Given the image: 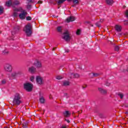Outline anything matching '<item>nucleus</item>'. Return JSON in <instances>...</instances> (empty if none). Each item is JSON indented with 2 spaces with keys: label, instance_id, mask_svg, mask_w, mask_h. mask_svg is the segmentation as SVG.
<instances>
[{
  "label": "nucleus",
  "instance_id": "nucleus-1",
  "mask_svg": "<svg viewBox=\"0 0 128 128\" xmlns=\"http://www.w3.org/2000/svg\"><path fill=\"white\" fill-rule=\"evenodd\" d=\"M22 102V96L20 93H16L14 95L12 103L16 106H20Z\"/></svg>",
  "mask_w": 128,
  "mask_h": 128
},
{
  "label": "nucleus",
  "instance_id": "nucleus-2",
  "mask_svg": "<svg viewBox=\"0 0 128 128\" xmlns=\"http://www.w3.org/2000/svg\"><path fill=\"white\" fill-rule=\"evenodd\" d=\"M24 31L26 34L27 36H32V24L28 23L27 24L24 29Z\"/></svg>",
  "mask_w": 128,
  "mask_h": 128
},
{
  "label": "nucleus",
  "instance_id": "nucleus-3",
  "mask_svg": "<svg viewBox=\"0 0 128 128\" xmlns=\"http://www.w3.org/2000/svg\"><path fill=\"white\" fill-rule=\"evenodd\" d=\"M62 38L66 42H70V32L68 30L63 33Z\"/></svg>",
  "mask_w": 128,
  "mask_h": 128
},
{
  "label": "nucleus",
  "instance_id": "nucleus-4",
  "mask_svg": "<svg viewBox=\"0 0 128 128\" xmlns=\"http://www.w3.org/2000/svg\"><path fill=\"white\" fill-rule=\"evenodd\" d=\"M24 88L27 90V92H32V85L30 83H26L24 84Z\"/></svg>",
  "mask_w": 128,
  "mask_h": 128
},
{
  "label": "nucleus",
  "instance_id": "nucleus-5",
  "mask_svg": "<svg viewBox=\"0 0 128 128\" xmlns=\"http://www.w3.org/2000/svg\"><path fill=\"white\" fill-rule=\"evenodd\" d=\"M4 70L5 72H10L12 70V66L10 64H5L4 66Z\"/></svg>",
  "mask_w": 128,
  "mask_h": 128
},
{
  "label": "nucleus",
  "instance_id": "nucleus-6",
  "mask_svg": "<svg viewBox=\"0 0 128 128\" xmlns=\"http://www.w3.org/2000/svg\"><path fill=\"white\" fill-rule=\"evenodd\" d=\"M36 82L38 84H40V85L43 84L44 78H42V77L40 76H37L36 77Z\"/></svg>",
  "mask_w": 128,
  "mask_h": 128
},
{
  "label": "nucleus",
  "instance_id": "nucleus-7",
  "mask_svg": "<svg viewBox=\"0 0 128 128\" xmlns=\"http://www.w3.org/2000/svg\"><path fill=\"white\" fill-rule=\"evenodd\" d=\"M28 14V12L26 11H23L19 14V18L20 20H24L26 18V16Z\"/></svg>",
  "mask_w": 128,
  "mask_h": 128
},
{
  "label": "nucleus",
  "instance_id": "nucleus-8",
  "mask_svg": "<svg viewBox=\"0 0 128 128\" xmlns=\"http://www.w3.org/2000/svg\"><path fill=\"white\" fill-rule=\"evenodd\" d=\"M18 74H20V72H14L11 74V78H16L18 76Z\"/></svg>",
  "mask_w": 128,
  "mask_h": 128
},
{
  "label": "nucleus",
  "instance_id": "nucleus-9",
  "mask_svg": "<svg viewBox=\"0 0 128 128\" xmlns=\"http://www.w3.org/2000/svg\"><path fill=\"white\" fill-rule=\"evenodd\" d=\"M30 74H34L36 72V69L34 66H32L31 67H30L28 70Z\"/></svg>",
  "mask_w": 128,
  "mask_h": 128
},
{
  "label": "nucleus",
  "instance_id": "nucleus-10",
  "mask_svg": "<svg viewBox=\"0 0 128 128\" xmlns=\"http://www.w3.org/2000/svg\"><path fill=\"white\" fill-rule=\"evenodd\" d=\"M66 20L67 22H74V20H76V18L74 16H70Z\"/></svg>",
  "mask_w": 128,
  "mask_h": 128
},
{
  "label": "nucleus",
  "instance_id": "nucleus-11",
  "mask_svg": "<svg viewBox=\"0 0 128 128\" xmlns=\"http://www.w3.org/2000/svg\"><path fill=\"white\" fill-rule=\"evenodd\" d=\"M70 78H80V75L78 74H71L70 75Z\"/></svg>",
  "mask_w": 128,
  "mask_h": 128
},
{
  "label": "nucleus",
  "instance_id": "nucleus-12",
  "mask_svg": "<svg viewBox=\"0 0 128 128\" xmlns=\"http://www.w3.org/2000/svg\"><path fill=\"white\" fill-rule=\"evenodd\" d=\"M115 30L116 32H122V26L120 25H116L115 26Z\"/></svg>",
  "mask_w": 128,
  "mask_h": 128
},
{
  "label": "nucleus",
  "instance_id": "nucleus-13",
  "mask_svg": "<svg viewBox=\"0 0 128 128\" xmlns=\"http://www.w3.org/2000/svg\"><path fill=\"white\" fill-rule=\"evenodd\" d=\"M34 66L36 68H42V63L38 61H36L34 63Z\"/></svg>",
  "mask_w": 128,
  "mask_h": 128
},
{
  "label": "nucleus",
  "instance_id": "nucleus-14",
  "mask_svg": "<svg viewBox=\"0 0 128 128\" xmlns=\"http://www.w3.org/2000/svg\"><path fill=\"white\" fill-rule=\"evenodd\" d=\"M106 2L107 4H108V6H112L114 2V0H106Z\"/></svg>",
  "mask_w": 128,
  "mask_h": 128
},
{
  "label": "nucleus",
  "instance_id": "nucleus-15",
  "mask_svg": "<svg viewBox=\"0 0 128 128\" xmlns=\"http://www.w3.org/2000/svg\"><path fill=\"white\" fill-rule=\"evenodd\" d=\"M98 90L99 92H101V94H106L107 92L106 90H104V89H102V88H98Z\"/></svg>",
  "mask_w": 128,
  "mask_h": 128
},
{
  "label": "nucleus",
  "instance_id": "nucleus-16",
  "mask_svg": "<svg viewBox=\"0 0 128 128\" xmlns=\"http://www.w3.org/2000/svg\"><path fill=\"white\" fill-rule=\"evenodd\" d=\"M64 116H66V118H68V116H70V112L69 111H66L64 112Z\"/></svg>",
  "mask_w": 128,
  "mask_h": 128
},
{
  "label": "nucleus",
  "instance_id": "nucleus-17",
  "mask_svg": "<svg viewBox=\"0 0 128 128\" xmlns=\"http://www.w3.org/2000/svg\"><path fill=\"white\" fill-rule=\"evenodd\" d=\"M12 4V0H10L6 2V6H10Z\"/></svg>",
  "mask_w": 128,
  "mask_h": 128
},
{
  "label": "nucleus",
  "instance_id": "nucleus-18",
  "mask_svg": "<svg viewBox=\"0 0 128 128\" xmlns=\"http://www.w3.org/2000/svg\"><path fill=\"white\" fill-rule=\"evenodd\" d=\"M56 30L58 32H62V27L60 26H58Z\"/></svg>",
  "mask_w": 128,
  "mask_h": 128
},
{
  "label": "nucleus",
  "instance_id": "nucleus-19",
  "mask_svg": "<svg viewBox=\"0 0 128 128\" xmlns=\"http://www.w3.org/2000/svg\"><path fill=\"white\" fill-rule=\"evenodd\" d=\"M45 100L44 98L42 96L40 98V102L41 104H44Z\"/></svg>",
  "mask_w": 128,
  "mask_h": 128
},
{
  "label": "nucleus",
  "instance_id": "nucleus-20",
  "mask_svg": "<svg viewBox=\"0 0 128 128\" xmlns=\"http://www.w3.org/2000/svg\"><path fill=\"white\" fill-rule=\"evenodd\" d=\"M63 85L64 86H70V82L68 81H64L63 82Z\"/></svg>",
  "mask_w": 128,
  "mask_h": 128
},
{
  "label": "nucleus",
  "instance_id": "nucleus-21",
  "mask_svg": "<svg viewBox=\"0 0 128 128\" xmlns=\"http://www.w3.org/2000/svg\"><path fill=\"white\" fill-rule=\"evenodd\" d=\"M12 4L15 6H18V4H20V2L18 0H15L14 2H12Z\"/></svg>",
  "mask_w": 128,
  "mask_h": 128
},
{
  "label": "nucleus",
  "instance_id": "nucleus-22",
  "mask_svg": "<svg viewBox=\"0 0 128 128\" xmlns=\"http://www.w3.org/2000/svg\"><path fill=\"white\" fill-rule=\"evenodd\" d=\"M79 2H80V0H73V2L74 4H78Z\"/></svg>",
  "mask_w": 128,
  "mask_h": 128
},
{
  "label": "nucleus",
  "instance_id": "nucleus-23",
  "mask_svg": "<svg viewBox=\"0 0 128 128\" xmlns=\"http://www.w3.org/2000/svg\"><path fill=\"white\" fill-rule=\"evenodd\" d=\"M4 12V8L2 6H0V14H2Z\"/></svg>",
  "mask_w": 128,
  "mask_h": 128
},
{
  "label": "nucleus",
  "instance_id": "nucleus-24",
  "mask_svg": "<svg viewBox=\"0 0 128 128\" xmlns=\"http://www.w3.org/2000/svg\"><path fill=\"white\" fill-rule=\"evenodd\" d=\"M114 49L116 52H118L120 50V46H116Z\"/></svg>",
  "mask_w": 128,
  "mask_h": 128
},
{
  "label": "nucleus",
  "instance_id": "nucleus-25",
  "mask_svg": "<svg viewBox=\"0 0 128 128\" xmlns=\"http://www.w3.org/2000/svg\"><path fill=\"white\" fill-rule=\"evenodd\" d=\"M66 0H59L58 2V4H62Z\"/></svg>",
  "mask_w": 128,
  "mask_h": 128
},
{
  "label": "nucleus",
  "instance_id": "nucleus-26",
  "mask_svg": "<svg viewBox=\"0 0 128 128\" xmlns=\"http://www.w3.org/2000/svg\"><path fill=\"white\" fill-rule=\"evenodd\" d=\"M62 78H63L62 76H56V80H62Z\"/></svg>",
  "mask_w": 128,
  "mask_h": 128
},
{
  "label": "nucleus",
  "instance_id": "nucleus-27",
  "mask_svg": "<svg viewBox=\"0 0 128 128\" xmlns=\"http://www.w3.org/2000/svg\"><path fill=\"white\" fill-rule=\"evenodd\" d=\"M118 96H120V98H124V94H119Z\"/></svg>",
  "mask_w": 128,
  "mask_h": 128
},
{
  "label": "nucleus",
  "instance_id": "nucleus-28",
  "mask_svg": "<svg viewBox=\"0 0 128 128\" xmlns=\"http://www.w3.org/2000/svg\"><path fill=\"white\" fill-rule=\"evenodd\" d=\"M26 20H32V17H30V16H27L26 18Z\"/></svg>",
  "mask_w": 128,
  "mask_h": 128
},
{
  "label": "nucleus",
  "instance_id": "nucleus-29",
  "mask_svg": "<svg viewBox=\"0 0 128 128\" xmlns=\"http://www.w3.org/2000/svg\"><path fill=\"white\" fill-rule=\"evenodd\" d=\"M34 76H32L30 77V80L31 82H34Z\"/></svg>",
  "mask_w": 128,
  "mask_h": 128
},
{
  "label": "nucleus",
  "instance_id": "nucleus-30",
  "mask_svg": "<svg viewBox=\"0 0 128 128\" xmlns=\"http://www.w3.org/2000/svg\"><path fill=\"white\" fill-rule=\"evenodd\" d=\"M76 34H80V29L78 30Z\"/></svg>",
  "mask_w": 128,
  "mask_h": 128
},
{
  "label": "nucleus",
  "instance_id": "nucleus-31",
  "mask_svg": "<svg viewBox=\"0 0 128 128\" xmlns=\"http://www.w3.org/2000/svg\"><path fill=\"white\" fill-rule=\"evenodd\" d=\"M90 74L93 76H98V74H94V73L91 74Z\"/></svg>",
  "mask_w": 128,
  "mask_h": 128
},
{
  "label": "nucleus",
  "instance_id": "nucleus-32",
  "mask_svg": "<svg viewBox=\"0 0 128 128\" xmlns=\"http://www.w3.org/2000/svg\"><path fill=\"white\" fill-rule=\"evenodd\" d=\"M6 80H2V84H6Z\"/></svg>",
  "mask_w": 128,
  "mask_h": 128
},
{
  "label": "nucleus",
  "instance_id": "nucleus-33",
  "mask_svg": "<svg viewBox=\"0 0 128 128\" xmlns=\"http://www.w3.org/2000/svg\"><path fill=\"white\" fill-rule=\"evenodd\" d=\"M86 86H88L86 84H84L82 86V88H83V90H84V88H86Z\"/></svg>",
  "mask_w": 128,
  "mask_h": 128
},
{
  "label": "nucleus",
  "instance_id": "nucleus-34",
  "mask_svg": "<svg viewBox=\"0 0 128 128\" xmlns=\"http://www.w3.org/2000/svg\"><path fill=\"white\" fill-rule=\"evenodd\" d=\"M126 18H128V10H127L126 12Z\"/></svg>",
  "mask_w": 128,
  "mask_h": 128
},
{
  "label": "nucleus",
  "instance_id": "nucleus-35",
  "mask_svg": "<svg viewBox=\"0 0 128 128\" xmlns=\"http://www.w3.org/2000/svg\"><path fill=\"white\" fill-rule=\"evenodd\" d=\"M96 26L98 28H100V24L99 23H96Z\"/></svg>",
  "mask_w": 128,
  "mask_h": 128
},
{
  "label": "nucleus",
  "instance_id": "nucleus-36",
  "mask_svg": "<svg viewBox=\"0 0 128 128\" xmlns=\"http://www.w3.org/2000/svg\"><path fill=\"white\" fill-rule=\"evenodd\" d=\"M29 2H34V0H27Z\"/></svg>",
  "mask_w": 128,
  "mask_h": 128
},
{
  "label": "nucleus",
  "instance_id": "nucleus-37",
  "mask_svg": "<svg viewBox=\"0 0 128 128\" xmlns=\"http://www.w3.org/2000/svg\"><path fill=\"white\" fill-rule=\"evenodd\" d=\"M14 16H18V13H16V12H14Z\"/></svg>",
  "mask_w": 128,
  "mask_h": 128
},
{
  "label": "nucleus",
  "instance_id": "nucleus-38",
  "mask_svg": "<svg viewBox=\"0 0 128 128\" xmlns=\"http://www.w3.org/2000/svg\"><path fill=\"white\" fill-rule=\"evenodd\" d=\"M128 24V20H125L124 24Z\"/></svg>",
  "mask_w": 128,
  "mask_h": 128
},
{
  "label": "nucleus",
  "instance_id": "nucleus-39",
  "mask_svg": "<svg viewBox=\"0 0 128 128\" xmlns=\"http://www.w3.org/2000/svg\"><path fill=\"white\" fill-rule=\"evenodd\" d=\"M125 114H126V116H128V111L126 112Z\"/></svg>",
  "mask_w": 128,
  "mask_h": 128
},
{
  "label": "nucleus",
  "instance_id": "nucleus-40",
  "mask_svg": "<svg viewBox=\"0 0 128 128\" xmlns=\"http://www.w3.org/2000/svg\"><path fill=\"white\" fill-rule=\"evenodd\" d=\"M65 120H66L67 122L70 123V120L66 119Z\"/></svg>",
  "mask_w": 128,
  "mask_h": 128
},
{
  "label": "nucleus",
  "instance_id": "nucleus-41",
  "mask_svg": "<svg viewBox=\"0 0 128 128\" xmlns=\"http://www.w3.org/2000/svg\"><path fill=\"white\" fill-rule=\"evenodd\" d=\"M38 4H42V1H38Z\"/></svg>",
  "mask_w": 128,
  "mask_h": 128
},
{
  "label": "nucleus",
  "instance_id": "nucleus-42",
  "mask_svg": "<svg viewBox=\"0 0 128 128\" xmlns=\"http://www.w3.org/2000/svg\"><path fill=\"white\" fill-rule=\"evenodd\" d=\"M68 96V94L64 93V96Z\"/></svg>",
  "mask_w": 128,
  "mask_h": 128
},
{
  "label": "nucleus",
  "instance_id": "nucleus-43",
  "mask_svg": "<svg viewBox=\"0 0 128 128\" xmlns=\"http://www.w3.org/2000/svg\"><path fill=\"white\" fill-rule=\"evenodd\" d=\"M106 86H110V83H106Z\"/></svg>",
  "mask_w": 128,
  "mask_h": 128
},
{
  "label": "nucleus",
  "instance_id": "nucleus-44",
  "mask_svg": "<svg viewBox=\"0 0 128 128\" xmlns=\"http://www.w3.org/2000/svg\"><path fill=\"white\" fill-rule=\"evenodd\" d=\"M30 6H31L30 5H28V8H30Z\"/></svg>",
  "mask_w": 128,
  "mask_h": 128
},
{
  "label": "nucleus",
  "instance_id": "nucleus-45",
  "mask_svg": "<svg viewBox=\"0 0 128 128\" xmlns=\"http://www.w3.org/2000/svg\"><path fill=\"white\" fill-rule=\"evenodd\" d=\"M50 98H52L50 97V96H49Z\"/></svg>",
  "mask_w": 128,
  "mask_h": 128
},
{
  "label": "nucleus",
  "instance_id": "nucleus-46",
  "mask_svg": "<svg viewBox=\"0 0 128 128\" xmlns=\"http://www.w3.org/2000/svg\"><path fill=\"white\" fill-rule=\"evenodd\" d=\"M23 127H24V128H26V127H25V126H23Z\"/></svg>",
  "mask_w": 128,
  "mask_h": 128
}]
</instances>
